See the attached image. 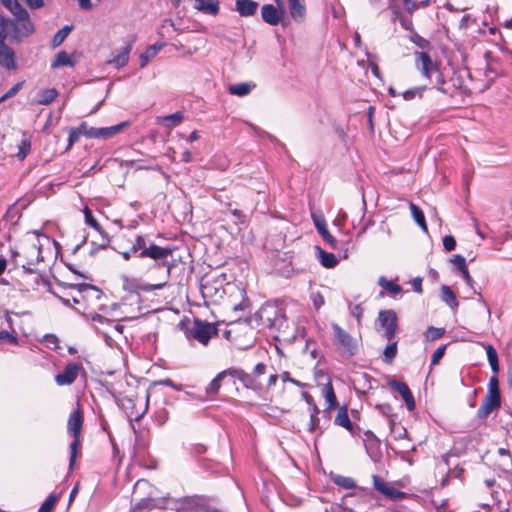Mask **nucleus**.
Listing matches in <instances>:
<instances>
[{"label":"nucleus","instance_id":"nucleus-41","mask_svg":"<svg viewBox=\"0 0 512 512\" xmlns=\"http://www.w3.org/2000/svg\"><path fill=\"white\" fill-rule=\"evenodd\" d=\"M82 441L81 436L73 437V441L70 444V460H69V468L73 469L77 456L81 450Z\"/></svg>","mask_w":512,"mask_h":512},{"label":"nucleus","instance_id":"nucleus-15","mask_svg":"<svg viewBox=\"0 0 512 512\" xmlns=\"http://www.w3.org/2000/svg\"><path fill=\"white\" fill-rule=\"evenodd\" d=\"M83 424H84V414L83 411L78 404V407L76 410L70 413L68 420H67V432L72 437H78L82 435L83 430Z\"/></svg>","mask_w":512,"mask_h":512},{"label":"nucleus","instance_id":"nucleus-26","mask_svg":"<svg viewBox=\"0 0 512 512\" xmlns=\"http://www.w3.org/2000/svg\"><path fill=\"white\" fill-rule=\"evenodd\" d=\"M498 455L500 461L494 464L495 470L502 473H510L512 471V455L508 449L499 448Z\"/></svg>","mask_w":512,"mask_h":512},{"label":"nucleus","instance_id":"nucleus-39","mask_svg":"<svg viewBox=\"0 0 512 512\" xmlns=\"http://www.w3.org/2000/svg\"><path fill=\"white\" fill-rule=\"evenodd\" d=\"M398 352L397 341H390L383 351L382 360L386 364H392Z\"/></svg>","mask_w":512,"mask_h":512},{"label":"nucleus","instance_id":"nucleus-13","mask_svg":"<svg viewBox=\"0 0 512 512\" xmlns=\"http://www.w3.org/2000/svg\"><path fill=\"white\" fill-rule=\"evenodd\" d=\"M227 299L228 307L235 313L250 309L251 302L246 295V291L237 286H232Z\"/></svg>","mask_w":512,"mask_h":512},{"label":"nucleus","instance_id":"nucleus-3","mask_svg":"<svg viewBox=\"0 0 512 512\" xmlns=\"http://www.w3.org/2000/svg\"><path fill=\"white\" fill-rule=\"evenodd\" d=\"M257 328L262 326L274 332L279 341H290L295 338V329L288 322L282 308L275 305H263L253 316Z\"/></svg>","mask_w":512,"mask_h":512},{"label":"nucleus","instance_id":"nucleus-23","mask_svg":"<svg viewBox=\"0 0 512 512\" xmlns=\"http://www.w3.org/2000/svg\"><path fill=\"white\" fill-rule=\"evenodd\" d=\"M313 221L318 233L322 236V238L330 245L332 249L337 248V240L330 234L327 229V224L323 216H315L313 215Z\"/></svg>","mask_w":512,"mask_h":512},{"label":"nucleus","instance_id":"nucleus-47","mask_svg":"<svg viewBox=\"0 0 512 512\" xmlns=\"http://www.w3.org/2000/svg\"><path fill=\"white\" fill-rule=\"evenodd\" d=\"M154 507L152 499H141L130 510V512H149Z\"/></svg>","mask_w":512,"mask_h":512},{"label":"nucleus","instance_id":"nucleus-62","mask_svg":"<svg viewBox=\"0 0 512 512\" xmlns=\"http://www.w3.org/2000/svg\"><path fill=\"white\" fill-rule=\"evenodd\" d=\"M443 246L446 251H452L456 247V240L453 236L447 235L443 238Z\"/></svg>","mask_w":512,"mask_h":512},{"label":"nucleus","instance_id":"nucleus-52","mask_svg":"<svg viewBox=\"0 0 512 512\" xmlns=\"http://www.w3.org/2000/svg\"><path fill=\"white\" fill-rule=\"evenodd\" d=\"M76 128L81 136L83 135L87 138H96V128L89 126L86 122H82Z\"/></svg>","mask_w":512,"mask_h":512},{"label":"nucleus","instance_id":"nucleus-12","mask_svg":"<svg viewBox=\"0 0 512 512\" xmlns=\"http://www.w3.org/2000/svg\"><path fill=\"white\" fill-rule=\"evenodd\" d=\"M378 322L381 328L385 330L384 337L388 341H392L398 329L396 312L392 309L381 310L378 314Z\"/></svg>","mask_w":512,"mask_h":512},{"label":"nucleus","instance_id":"nucleus-8","mask_svg":"<svg viewBox=\"0 0 512 512\" xmlns=\"http://www.w3.org/2000/svg\"><path fill=\"white\" fill-rule=\"evenodd\" d=\"M0 36L7 38L10 35L13 39L27 37L34 32V25L27 16H15L13 20L0 16Z\"/></svg>","mask_w":512,"mask_h":512},{"label":"nucleus","instance_id":"nucleus-48","mask_svg":"<svg viewBox=\"0 0 512 512\" xmlns=\"http://www.w3.org/2000/svg\"><path fill=\"white\" fill-rule=\"evenodd\" d=\"M59 500V495L50 494L46 500L41 504L38 512H52L56 503Z\"/></svg>","mask_w":512,"mask_h":512},{"label":"nucleus","instance_id":"nucleus-32","mask_svg":"<svg viewBox=\"0 0 512 512\" xmlns=\"http://www.w3.org/2000/svg\"><path fill=\"white\" fill-rule=\"evenodd\" d=\"M255 87V84L250 83H236L233 85H230L228 88V91L231 95L243 97L248 95L251 90Z\"/></svg>","mask_w":512,"mask_h":512},{"label":"nucleus","instance_id":"nucleus-18","mask_svg":"<svg viewBox=\"0 0 512 512\" xmlns=\"http://www.w3.org/2000/svg\"><path fill=\"white\" fill-rule=\"evenodd\" d=\"M388 385L393 390L397 391L402 399L404 400L406 407L409 411H413L416 407L414 396L409 388V386L402 381L398 380H391L389 381Z\"/></svg>","mask_w":512,"mask_h":512},{"label":"nucleus","instance_id":"nucleus-57","mask_svg":"<svg viewBox=\"0 0 512 512\" xmlns=\"http://www.w3.org/2000/svg\"><path fill=\"white\" fill-rule=\"evenodd\" d=\"M411 41L420 49H427L430 47V42L417 33H414L411 36Z\"/></svg>","mask_w":512,"mask_h":512},{"label":"nucleus","instance_id":"nucleus-27","mask_svg":"<svg viewBox=\"0 0 512 512\" xmlns=\"http://www.w3.org/2000/svg\"><path fill=\"white\" fill-rule=\"evenodd\" d=\"M235 9L242 17L253 16L258 9V3L254 0H236Z\"/></svg>","mask_w":512,"mask_h":512},{"label":"nucleus","instance_id":"nucleus-25","mask_svg":"<svg viewBox=\"0 0 512 512\" xmlns=\"http://www.w3.org/2000/svg\"><path fill=\"white\" fill-rule=\"evenodd\" d=\"M194 8L204 14L216 16L220 11V3L217 0H195Z\"/></svg>","mask_w":512,"mask_h":512},{"label":"nucleus","instance_id":"nucleus-30","mask_svg":"<svg viewBox=\"0 0 512 512\" xmlns=\"http://www.w3.org/2000/svg\"><path fill=\"white\" fill-rule=\"evenodd\" d=\"M323 396L325 398V401L328 404V410H333L338 408V400L336 397V394L334 392L333 385L331 381H328V383L323 388Z\"/></svg>","mask_w":512,"mask_h":512},{"label":"nucleus","instance_id":"nucleus-19","mask_svg":"<svg viewBox=\"0 0 512 512\" xmlns=\"http://www.w3.org/2000/svg\"><path fill=\"white\" fill-rule=\"evenodd\" d=\"M334 424L346 429L353 436L358 435L360 430L359 427L350 420L347 405L338 408L337 415L334 418Z\"/></svg>","mask_w":512,"mask_h":512},{"label":"nucleus","instance_id":"nucleus-38","mask_svg":"<svg viewBox=\"0 0 512 512\" xmlns=\"http://www.w3.org/2000/svg\"><path fill=\"white\" fill-rule=\"evenodd\" d=\"M1 3L10 10L13 16H27L28 12L18 0H1Z\"/></svg>","mask_w":512,"mask_h":512},{"label":"nucleus","instance_id":"nucleus-43","mask_svg":"<svg viewBox=\"0 0 512 512\" xmlns=\"http://www.w3.org/2000/svg\"><path fill=\"white\" fill-rule=\"evenodd\" d=\"M75 65V62L71 59L70 55L66 51H60L57 53L55 60L52 64L53 68L59 67V66H69L73 67Z\"/></svg>","mask_w":512,"mask_h":512},{"label":"nucleus","instance_id":"nucleus-1","mask_svg":"<svg viewBox=\"0 0 512 512\" xmlns=\"http://www.w3.org/2000/svg\"><path fill=\"white\" fill-rule=\"evenodd\" d=\"M131 252L138 255L139 258H150L154 261L148 267V271L164 270L160 282L154 284H146L141 286L144 292L159 290L166 286L168 283L172 264L167 261V258L172 255L173 248L161 247L154 242H151L147 235H137L131 245Z\"/></svg>","mask_w":512,"mask_h":512},{"label":"nucleus","instance_id":"nucleus-16","mask_svg":"<svg viewBox=\"0 0 512 512\" xmlns=\"http://www.w3.org/2000/svg\"><path fill=\"white\" fill-rule=\"evenodd\" d=\"M284 15L285 10L283 6H279V8H276L272 4H265L261 7L262 19L265 23L269 25H278Z\"/></svg>","mask_w":512,"mask_h":512},{"label":"nucleus","instance_id":"nucleus-60","mask_svg":"<svg viewBox=\"0 0 512 512\" xmlns=\"http://www.w3.org/2000/svg\"><path fill=\"white\" fill-rule=\"evenodd\" d=\"M80 137H81V135H80L79 131L77 130V128L76 127L71 128L69 130L67 149L71 148L74 143L78 142Z\"/></svg>","mask_w":512,"mask_h":512},{"label":"nucleus","instance_id":"nucleus-49","mask_svg":"<svg viewBox=\"0 0 512 512\" xmlns=\"http://www.w3.org/2000/svg\"><path fill=\"white\" fill-rule=\"evenodd\" d=\"M72 27L71 26H65L63 27L62 29H60L53 37L52 39V46L53 47H58L60 46L64 40L66 39V37L68 36V34L70 33Z\"/></svg>","mask_w":512,"mask_h":512},{"label":"nucleus","instance_id":"nucleus-17","mask_svg":"<svg viewBox=\"0 0 512 512\" xmlns=\"http://www.w3.org/2000/svg\"><path fill=\"white\" fill-rule=\"evenodd\" d=\"M81 365L76 363H68L62 372L55 376V382L59 386L71 385L76 379L81 369Z\"/></svg>","mask_w":512,"mask_h":512},{"label":"nucleus","instance_id":"nucleus-24","mask_svg":"<svg viewBox=\"0 0 512 512\" xmlns=\"http://www.w3.org/2000/svg\"><path fill=\"white\" fill-rule=\"evenodd\" d=\"M233 371L235 368H228L226 370L221 371L216 375V377L209 383L206 388V393L209 396H214L218 393L221 387V382L228 376L231 378H235Z\"/></svg>","mask_w":512,"mask_h":512},{"label":"nucleus","instance_id":"nucleus-21","mask_svg":"<svg viewBox=\"0 0 512 512\" xmlns=\"http://www.w3.org/2000/svg\"><path fill=\"white\" fill-rule=\"evenodd\" d=\"M135 39L132 38L128 43L120 48L119 50L112 53V58L109 59L108 63L119 69L124 67L129 61V54L133 48Z\"/></svg>","mask_w":512,"mask_h":512},{"label":"nucleus","instance_id":"nucleus-44","mask_svg":"<svg viewBox=\"0 0 512 512\" xmlns=\"http://www.w3.org/2000/svg\"><path fill=\"white\" fill-rule=\"evenodd\" d=\"M333 482L341 488L344 489H354L356 488V482L353 478L343 475H335L332 477Z\"/></svg>","mask_w":512,"mask_h":512},{"label":"nucleus","instance_id":"nucleus-58","mask_svg":"<svg viewBox=\"0 0 512 512\" xmlns=\"http://www.w3.org/2000/svg\"><path fill=\"white\" fill-rule=\"evenodd\" d=\"M445 350H446V345H442L434 351L432 358H431V366H435L439 363V361L442 359V357L445 354Z\"/></svg>","mask_w":512,"mask_h":512},{"label":"nucleus","instance_id":"nucleus-10","mask_svg":"<svg viewBox=\"0 0 512 512\" xmlns=\"http://www.w3.org/2000/svg\"><path fill=\"white\" fill-rule=\"evenodd\" d=\"M333 332L335 343L341 353L346 357H353L358 350V341L337 324L333 325Z\"/></svg>","mask_w":512,"mask_h":512},{"label":"nucleus","instance_id":"nucleus-59","mask_svg":"<svg viewBox=\"0 0 512 512\" xmlns=\"http://www.w3.org/2000/svg\"><path fill=\"white\" fill-rule=\"evenodd\" d=\"M376 409L384 416H387V417L394 416L393 407L389 403L378 404V405H376Z\"/></svg>","mask_w":512,"mask_h":512},{"label":"nucleus","instance_id":"nucleus-54","mask_svg":"<svg viewBox=\"0 0 512 512\" xmlns=\"http://www.w3.org/2000/svg\"><path fill=\"white\" fill-rule=\"evenodd\" d=\"M451 262H452L454 268L456 270H458L459 272H463L464 270L467 269L466 260L460 254L454 255L453 258L451 259Z\"/></svg>","mask_w":512,"mask_h":512},{"label":"nucleus","instance_id":"nucleus-40","mask_svg":"<svg viewBox=\"0 0 512 512\" xmlns=\"http://www.w3.org/2000/svg\"><path fill=\"white\" fill-rule=\"evenodd\" d=\"M410 210L415 222L421 227V229L424 232H428V227L423 211L414 203H410Z\"/></svg>","mask_w":512,"mask_h":512},{"label":"nucleus","instance_id":"nucleus-35","mask_svg":"<svg viewBox=\"0 0 512 512\" xmlns=\"http://www.w3.org/2000/svg\"><path fill=\"white\" fill-rule=\"evenodd\" d=\"M125 125L126 123L123 122L110 127L96 128V138H110L120 132Z\"/></svg>","mask_w":512,"mask_h":512},{"label":"nucleus","instance_id":"nucleus-20","mask_svg":"<svg viewBox=\"0 0 512 512\" xmlns=\"http://www.w3.org/2000/svg\"><path fill=\"white\" fill-rule=\"evenodd\" d=\"M5 39L0 36V65L8 70H16L15 53L11 47L5 44Z\"/></svg>","mask_w":512,"mask_h":512},{"label":"nucleus","instance_id":"nucleus-7","mask_svg":"<svg viewBox=\"0 0 512 512\" xmlns=\"http://www.w3.org/2000/svg\"><path fill=\"white\" fill-rule=\"evenodd\" d=\"M179 328L190 343L196 341L204 347L208 346L211 339L218 336L219 332L216 323H210L199 318L190 319L185 317L179 322Z\"/></svg>","mask_w":512,"mask_h":512},{"label":"nucleus","instance_id":"nucleus-31","mask_svg":"<svg viewBox=\"0 0 512 512\" xmlns=\"http://www.w3.org/2000/svg\"><path fill=\"white\" fill-rule=\"evenodd\" d=\"M319 253V261L325 268H334L338 264V259L333 253L326 252L320 247H317Z\"/></svg>","mask_w":512,"mask_h":512},{"label":"nucleus","instance_id":"nucleus-11","mask_svg":"<svg viewBox=\"0 0 512 512\" xmlns=\"http://www.w3.org/2000/svg\"><path fill=\"white\" fill-rule=\"evenodd\" d=\"M184 504L193 512H225L213 504V499L204 495L187 496Z\"/></svg>","mask_w":512,"mask_h":512},{"label":"nucleus","instance_id":"nucleus-4","mask_svg":"<svg viewBox=\"0 0 512 512\" xmlns=\"http://www.w3.org/2000/svg\"><path fill=\"white\" fill-rule=\"evenodd\" d=\"M57 245L56 241L45 235H38L33 240L25 241L20 250L15 251L13 256L28 273H37V266L47 258L51 247Z\"/></svg>","mask_w":512,"mask_h":512},{"label":"nucleus","instance_id":"nucleus-37","mask_svg":"<svg viewBox=\"0 0 512 512\" xmlns=\"http://www.w3.org/2000/svg\"><path fill=\"white\" fill-rule=\"evenodd\" d=\"M485 350H486V354H487V359H488L491 369L494 373L493 375L498 376V372H499L498 353H497L496 349L493 347V345H491V344H488L485 347Z\"/></svg>","mask_w":512,"mask_h":512},{"label":"nucleus","instance_id":"nucleus-5","mask_svg":"<svg viewBox=\"0 0 512 512\" xmlns=\"http://www.w3.org/2000/svg\"><path fill=\"white\" fill-rule=\"evenodd\" d=\"M233 373L235 379H238L247 389L259 393L270 391L279 378L273 368L272 371H268V366L265 363H258L249 373L239 368H235Z\"/></svg>","mask_w":512,"mask_h":512},{"label":"nucleus","instance_id":"nucleus-45","mask_svg":"<svg viewBox=\"0 0 512 512\" xmlns=\"http://www.w3.org/2000/svg\"><path fill=\"white\" fill-rule=\"evenodd\" d=\"M85 223L95 229L97 232L102 233V227L93 216L92 210L89 207H85L83 210Z\"/></svg>","mask_w":512,"mask_h":512},{"label":"nucleus","instance_id":"nucleus-53","mask_svg":"<svg viewBox=\"0 0 512 512\" xmlns=\"http://www.w3.org/2000/svg\"><path fill=\"white\" fill-rule=\"evenodd\" d=\"M227 210L238 220V223H244L246 220L245 213L236 207H233L231 202L225 204Z\"/></svg>","mask_w":512,"mask_h":512},{"label":"nucleus","instance_id":"nucleus-14","mask_svg":"<svg viewBox=\"0 0 512 512\" xmlns=\"http://www.w3.org/2000/svg\"><path fill=\"white\" fill-rule=\"evenodd\" d=\"M372 483H373L374 489H376L378 492L385 495L389 499H392V500L403 499L407 495L405 492L397 490L394 486L385 482L378 475L372 476Z\"/></svg>","mask_w":512,"mask_h":512},{"label":"nucleus","instance_id":"nucleus-51","mask_svg":"<svg viewBox=\"0 0 512 512\" xmlns=\"http://www.w3.org/2000/svg\"><path fill=\"white\" fill-rule=\"evenodd\" d=\"M442 293H443V300L446 303H448L452 307H456L458 305V302L456 300V296H455L454 292L448 286L442 287Z\"/></svg>","mask_w":512,"mask_h":512},{"label":"nucleus","instance_id":"nucleus-33","mask_svg":"<svg viewBox=\"0 0 512 512\" xmlns=\"http://www.w3.org/2000/svg\"><path fill=\"white\" fill-rule=\"evenodd\" d=\"M31 150V136L26 132H23L22 139L18 145V152L16 156L20 160H24Z\"/></svg>","mask_w":512,"mask_h":512},{"label":"nucleus","instance_id":"nucleus-56","mask_svg":"<svg viewBox=\"0 0 512 512\" xmlns=\"http://www.w3.org/2000/svg\"><path fill=\"white\" fill-rule=\"evenodd\" d=\"M307 429L310 433H315L319 431V434H322V431L320 430L319 415H310V421L308 423Z\"/></svg>","mask_w":512,"mask_h":512},{"label":"nucleus","instance_id":"nucleus-42","mask_svg":"<svg viewBox=\"0 0 512 512\" xmlns=\"http://www.w3.org/2000/svg\"><path fill=\"white\" fill-rule=\"evenodd\" d=\"M378 284H379V286H381L383 289H385L387 292H389L392 295H397L402 292V287L399 284H397L393 281H389L383 276H381L378 279Z\"/></svg>","mask_w":512,"mask_h":512},{"label":"nucleus","instance_id":"nucleus-28","mask_svg":"<svg viewBox=\"0 0 512 512\" xmlns=\"http://www.w3.org/2000/svg\"><path fill=\"white\" fill-rule=\"evenodd\" d=\"M290 15L296 22L305 18L306 7L303 0H288Z\"/></svg>","mask_w":512,"mask_h":512},{"label":"nucleus","instance_id":"nucleus-63","mask_svg":"<svg viewBox=\"0 0 512 512\" xmlns=\"http://www.w3.org/2000/svg\"><path fill=\"white\" fill-rule=\"evenodd\" d=\"M64 285H66L67 287L72 288V289H77L81 293L89 291V290L97 291L96 289H94L93 286H91L89 284H85V283H81V284H68V283H65Z\"/></svg>","mask_w":512,"mask_h":512},{"label":"nucleus","instance_id":"nucleus-36","mask_svg":"<svg viewBox=\"0 0 512 512\" xmlns=\"http://www.w3.org/2000/svg\"><path fill=\"white\" fill-rule=\"evenodd\" d=\"M59 92L55 88L44 89L39 94L37 103L40 105H49L57 99Z\"/></svg>","mask_w":512,"mask_h":512},{"label":"nucleus","instance_id":"nucleus-61","mask_svg":"<svg viewBox=\"0 0 512 512\" xmlns=\"http://www.w3.org/2000/svg\"><path fill=\"white\" fill-rule=\"evenodd\" d=\"M148 409V397L146 398L145 402L143 403V408L140 411H132L130 413V417L133 418L135 421H139L144 414L147 412Z\"/></svg>","mask_w":512,"mask_h":512},{"label":"nucleus","instance_id":"nucleus-9","mask_svg":"<svg viewBox=\"0 0 512 512\" xmlns=\"http://www.w3.org/2000/svg\"><path fill=\"white\" fill-rule=\"evenodd\" d=\"M502 399L499 388L498 376L492 375L488 382L487 393L483 397L477 410V416L480 419H486L493 411L501 407Z\"/></svg>","mask_w":512,"mask_h":512},{"label":"nucleus","instance_id":"nucleus-2","mask_svg":"<svg viewBox=\"0 0 512 512\" xmlns=\"http://www.w3.org/2000/svg\"><path fill=\"white\" fill-rule=\"evenodd\" d=\"M414 61L417 70H419L426 79L431 80L433 75H435L436 89L443 94L449 95L450 97H470L476 91L484 90V88H477L473 85L464 84L459 76L453 77L451 79L454 87L452 90L449 87H445V80L440 72V63L434 61L427 52H415Z\"/></svg>","mask_w":512,"mask_h":512},{"label":"nucleus","instance_id":"nucleus-46","mask_svg":"<svg viewBox=\"0 0 512 512\" xmlns=\"http://www.w3.org/2000/svg\"><path fill=\"white\" fill-rule=\"evenodd\" d=\"M425 90L426 86L413 87L404 91L402 95L405 100L410 101L415 98H422Z\"/></svg>","mask_w":512,"mask_h":512},{"label":"nucleus","instance_id":"nucleus-6","mask_svg":"<svg viewBox=\"0 0 512 512\" xmlns=\"http://www.w3.org/2000/svg\"><path fill=\"white\" fill-rule=\"evenodd\" d=\"M257 326L252 316L230 322L223 336L238 349L251 347L256 341Z\"/></svg>","mask_w":512,"mask_h":512},{"label":"nucleus","instance_id":"nucleus-64","mask_svg":"<svg viewBox=\"0 0 512 512\" xmlns=\"http://www.w3.org/2000/svg\"><path fill=\"white\" fill-rule=\"evenodd\" d=\"M403 3H404V6H405V10L409 13V14H412L415 10H417L420 6V4L416 3L415 1L413 0H403Z\"/></svg>","mask_w":512,"mask_h":512},{"label":"nucleus","instance_id":"nucleus-29","mask_svg":"<svg viewBox=\"0 0 512 512\" xmlns=\"http://www.w3.org/2000/svg\"><path fill=\"white\" fill-rule=\"evenodd\" d=\"M184 120V114L181 111H177L171 115L159 116L156 121L158 124L166 127L167 129H172L178 126Z\"/></svg>","mask_w":512,"mask_h":512},{"label":"nucleus","instance_id":"nucleus-50","mask_svg":"<svg viewBox=\"0 0 512 512\" xmlns=\"http://www.w3.org/2000/svg\"><path fill=\"white\" fill-rule=\"evenodd\" d=\"M444 334H445L444 328H437V327L430 326V327H428L425 336H426L427 341L432 342V341H435V340L441 338Z\"/></svg>","mask_w":512,"mask_h":512},{"label":"nucleus","instance_id":"nucleus-55","mask_svg":"<svg viewBox=\"0 0 512 512\" xmlns=\"http://www.w3.org/2000/svg\"><path fill=\"white\" fill-rule=\"evenodd\" d=\"M23 85H24V81H20V82L16 83L15 85H13L6 93H4L0 97V99H2V102L14 97L20 91V89L23 87Z\"/></svg>","mask_w":512,"mask_h":512},{"label":"nucleus","instance_id":"nucleus-34","mask_svg":"<svg viewBox=\"0 0 512 512\" xmlns=\"http://www.w3.org/2000/svg\"><path fill=\"white\" fill-rule=\"evenodd\" d=\"M164 44L161 42L154 43L140 56V66L143 68L147 65L149 60L156 56V54L163 48Z\"/></svg>","mask_w":512,"mask_h":512},{"label":"nucleus","instance_id":"nucleus-22","mask_svg":"<svg viewBox=\"0 0 512 512\" xmlns=\"http://www.w3.org/2000/svg\"><path fill=\"white\" fill-rule=\"evenodd\" d=\"M218 282L216 280H204L201 283L200 291L204 299H208L210 301H217L219 298H222V294L225 292L221 286H217Z\"/></svg>","mask_w":512,"mask_h":512}]
</instances>
